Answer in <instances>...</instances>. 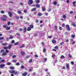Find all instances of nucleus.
Listing matches in <instances>:
<instances>
[{
    "label": "nucleus",
    "mask_w": 76,
    "mask_h": 76,
    "mask_svg": "<svg viewBox=\"0 0 76 76\" xmlns=\"http://www.w3.org/2000/svg\"><path fill=\"white\" fill-rule=\"evenodd\" d=\"M66 30L68 31H70V26L69 25H66Z\"/></svg>",
    "instance_id": "f257e3e1"
},
{
    "label": "nucleus",
    "mask_w": 76,
    "mask_h": 76,
    "mask_svg": "<svg viewBox=\"0 0 76 76\" xmlns=\"http://www.w3.org/2000/svg\"><path fill=\"white\" fill-rule=\"evenodd\" d=\"M33 3V1L32 0H29L28 1V4H29L30 5L31 4H32Z\"/></svg>",
    "instance_id": "f03ea898"
},
{
    "label": "nucleus",
    "mask_w": 76,
    "mask_h": 76,
    "mask_svg": "<svg viewBox=\"0 0 76 76\" xmlns=\"http://www.w3.org/2000/svg\"><path fill=\"white\" fill-rule=\"evenodd\" d=\"M8 14L9 15V16L10 17L12 18V17H13V14L11 12H8Z\"/></svg>",
    "instance_id": "7ed1b4c3"
},
{
    "label": "nucleus",
    "mask_w": 76,
    "mask_h": 76,
    "mask_svg": "<svg viewBox=\"0 0 76 76\" xmlns=\"http://www.w3.org/2000/svg\"><path fill=\"white\" fill-rule=\"evenodd\" d=\"M9 72L10 73H12V74H14L15 73V70H9Z\"/></svg>",
    "instance_id": "20e7f679"
},
{
    "label": "nucleus",
    "mask_w": 76,
    "mask_h": 76,
    "mask_svg": "<svg viewBox=\"0 0 76 76\" xmlns=\"http://www.w3.org/2000/svg\"><path fill=\"white\" fill-rule=\"evenodd\" d=\"M4 66H5V64H1L0 65V68H3V67H4Z\"/></svg>",
    "instance_id": "39448f33"
},
{
    "label": "nucleus",
    "mask_w": 76,
    "mask_h": 76,
    "mask_svg": "<svg viewBox=\"0 0 76 76\" xmlns=\"http://www.w3.org/2000/svg\"><path fill=\"white\" fill-rule=\"evenodd\" d=\"M28 75V72H25L23 73L22 74V76H26V75Z\"/></svg>",
    "instance_id": "423d86ee"
},
{
    "label": "nucleus",
    "mask_w": 76,
    "mask_h": 76,
    "mask_svg": "<svg viewBox=\"0 0 76 76\" xmlns=\"http://www.w3.org/2000/svg\"><path fill=\"white\" fill-rule=\"evenodd\" d=\"M20 53H21V54L22 55V56H24V55H25V52L23 51H22L20 52Z\"/></svg>",
    "instance_id": "0eeeda50"
},
{
    "label": "nucleus",
    "mask_w": 76,
    "mask_h": 76,
    "mask_svg": "<svg viewBox=\"0 0 76 76\" xmlns=\"http://www.w3.org/2000/svg\"><path fill=\"white\" fill-rule=\"evenodd\" d=\"M2 45H3V46H6L7 45V43H2Z\"/></svg>",
    "instance_id": "6e6552de"
},
{
    "label": "nucleus",
    "mask_w": 76,
    "mask_h": 76,
    "mask_svg": "<svg viewBox=\"0 0 76 76\" xmlns=\"http://www.w3.org/2000/svg\"><path fill=\"white\" fill-rule=\"evenodd\" d=\"M35 1L36 3H39V2H40V1L39 0H35Z\"/></svg>",
    "instance_id": "1a4fd4ad"
},
{
    "label": "nucleus",
    "mask_w": 76,
    "mask_h": 76,
    "mask_svg": "<svg viewBox=\"0 0 76 76\" xmlns=\"http://www.w3.org/2000/svg\"><path fill=\"white\" fill-rule=\"evenodd\" d=\"M31 30V28L30 27H28L27 28V31H29Z\"/></svg>",
    "instance_id": "9d476101"
},
{
    "label": "nucleus",
    "mask_w": 76,
    "mask_h": 76,
    "mask_svg": "<svg viewBox=\"0 0 76 76\" xmlns=\"http://www.w3.org/2000/svg\"><path fill=\"white\" fill-rule=\"evenodd\" d=\"M36 7L37 8H39L40 7V5L39 4H37L36 5Z\"/></svg>",
    "instance_id": "9b49d317"
},
{
    "label": "nucleus",
    "mask_w": 76,
    "mask_h": 76,
    "mask_svg": "<svg viewBox=\"0 0 76 76\" xmlns=\"http://www.w3.org/2000/svg\"><path fill=\"white\" fill-rule=\"evenodd\" d=\"M10 69L11 70H13V69H15V67L14 66H11L10 67Z\"/></svg>",
    "instance_id": "f8f14e48"
},
{
    "label": "nucleus",
    "mask_w": 76,
    "mask_h": 76,
    "mask_svg": "<svg viewBox=\"0 0 76 76\" xmlns=\"http://www.w3.org/2000/svg\"><path fill=\"white\" fill-rule=\"evenodd\" d=\"M76 2L75 1H73V5L74 6V7H75V6H76V5H75V4H76Z\"/></svg>",
    "instance_id": "ddd939ff"
},
{
    "label": "nucleus",
    "mask_w": 76,
    "mask_h": 76,
    "mask_svg": "<svg viewBox=\"0 0 76 76\" xmlns=\"http://www.w3.org/2000/svg\"><path fill=\"white\" fill-rule=\"evenodd\" d=\"M66 67L67 69H68L69 68V64H66Z\"/></svg>",
    "instance_id": "4468645a"
},
{
    "label": "nucleus",
    "mask_w": 76,
    "mask_h": 76,
    "mask_svg": "<svg viewBox=\"0 0 76 76\" xmlns=\"http://www.w3.org/2000/svg\"><path fill=\"white\" fill-rule=\"evenodd\" d=\"M6 54H7L5 52L2 53V56H6Z\"/></svg>",
    "instance_id": "2eb2a0df"
},
{
    "label": "nucleus",
    "mask_w": 76,
    "mask_h": 76,
    "mask_svg": "<svg viewBox=\"0 0 76 76\" xmlns=\"http://www.w3.org/2000/svg\"><path fill=\"white\" fill-rule=\"evenodd\" d=\"M76 23L75 22L72 23V25L74 26H76Z\"/></svg>",
    "instance_id": "dca6fc26"
},
{
    "label": "nucleus",
    "mask_w": 76,
    "mask_h": 76,
    "mask_svg": "<svg viewBox=\"0 0 76 76\" xmlns=\"http://www.w3.org/2000/svg\"><path fill=\"white\" fill-rule=\"evenodd\" d=\"M7 26H8L7 25H4L3 26V28H7Z\"/></svg>",
    "instance_id": "f3484780"
},
{
    "label": "nucleus",
    "mask_w": 76,
    "mask_h": 76,
    "mask_svg": "<svg viewBox=\"0 0 76 76\" xmlns=\"http://www.w3.org/2000/svg\"><path fill=\"white\" fill-rule=\"evenodd\" d=\"M63 18H64V20H65L66 19V16L65 15H64L63 16Z\"/></svg>",
    "instance_id": "a211bd4d"
},
{
    "label": "nucleus",
    "mask_w": 76,
    "mask_h": 76,
    "mask_svg": "<svg viewBox=\"0 0 76 76\" xmlns=\"http://www.w3.org/2000/svg\"><path fill=\"white\" fill-rule=\"evenodd\" d=\"M13 36H10V37H9V39H13Z\"/></svg>",
    "instance_id": "6ab92c4d"
},
{
    "label": "nucleus",
    "mask_w": 76,
    "mask_h": 76,
    "mask_svg": "<svg viewBox=\"0 0 76 76\" xmlns=\"http://www.w3.org/2000/svg\"><path fill=\"white\" fill-rule=\"evenodd\" d=\"M52 42L53 43V44H55V43L56 42V41L54 40H53L52 41Z\"/></svg>",
    "instance_id": "aec40b11"
},
{
    "label": "nucleus",
    "mask_w": 76,
    "mask_h": 76,
    "mask_svg": "<svg viewBox=\"0 0 76 76\" xmlns=\"http://www.w3.org/2000/svg\"><path fill=\"white\" fill-rule=\"evenodd\" d=\"M11 63L10 62H8L7 63V65H8V66L11 65Z\"/></svg>",
    "instance_id": "412c9836"
},
{
    "label": "nucleus",
    "mask_w": 76,
    "mask_h": 76,
    "mask_svg": "<svg viewBox=\"0 0 76 76\" xmlns=\"http://www.w3.org/2000/svg\"><path fill=\"white\" fill-rule=\"evenodd\" d=\"M21 68L22 69H25V66L23 65H22L21 67Z\"/></svg>",
    "instance_id": "4be33fe9"
},
{
    "label": "nucleus",
    "mask_w": 76,
    "mask_h": 76,
    "mask_svg": "<svg viewBox=\"0 0 76 76\" xmlns=\"http://www.w3.org/2000/svg\"><path fill=\"white\" fill-rule=\"evenodd\" d=\"M38 15H39V16H42V14L40 12H39L38 13Z\"/></svg>",
    "instance_id": "5701e85b"
},
{
    "label": "nucleus",
    "mask_w": 76,
    "mask_h": 76,
    "mask_svg": "<svg viewBox=\"0 0 76 76\" xmlns=\"http://www.w3.org/2000/svg\"><path fill=\"white\" fill-rule=\"evenodd\" d=\"M36 9H37L35 8H33L31 10V11H35V10H36Z\"/></svg>",
    "instance_id": "b1692460"
},
{
    "label": "nucleus",
    "mask_w": 76,
    "mask_h": 76,
    "mask_svg": "<svg viewBox=\"0 0 76 76\" xmlns=\"http://www.w3.org/2000/svg\"><path fill=\"white\" fill-rule=\"evenodd\" d=\"M18 14H19L20 15V14H22V12L20 11H18Z\"/></svg>",
    "instance_id": "393cba45"
},
{
    "label": "nucleus",
    "mask_w": 76,
    "mask_h": 76,
    "mask_svg": "<svg viewBox=\"0 0 76 76\" xmlns=\"http://www.w3.org/2000/svg\"><path fill=\"white\" fill-rule=\"evenodd\" d=\"M43 51V53H45V52H46V49H45V48H44Z\"/></svg>",
    "instance_id": "a878e982"
},
{
    "label": "nucleus",
    "mask_w": 76,
    "mask_h": 76,
    "mask_svg": "<svg viewBox=\"0 0 76 76\" xmlns=\"http://www.w3.org/2000/svg\"><path fill=\"white\" fill-rule=\"evenodd\" d=\"M6 29L7 30H9L10 29V27H8V26H7Z\"/></svg>",
    "instance_id": "bb28decb"
},
{
    "label": "nucleus",
    "mask_w": 76,
    "mask_h": 76,
    "mask_svg": "<svg viewBox=\"0 0 76 76\" xmlns=\"http://www.w3.org/2000/svg\"><path fill=\"white\" fill-rule=\"evenodd\" d=\"M61 58H65V56L63 55H62L61 56Z\"/></svg>",
    "instance_id": "cd10ccee"
},
{
    "label": "nucleus",
    "mask_w": 76,
    "mask_h": 76,
    "mask_svg": "<svg viewBox=\"0 0 76 76\" xmlns=\"http://www.w3.org/2000/svg\"><path fill=\"white\" fill-rule=\"evenodd\" d=\"M4 61H5L4 60L2 59L1 61H0V63H3V62H4Z\"/></svg>",
    "instance_id": "c85d7f7f"
},
{
    "label": "nucleus",
    "mask_w": 76,
    "mask_h": 76,
    "mask_svg": "<svg viewBox=\"0 0 76 76\" xmlns=\"http://www.w3.org/2000/svg\"><path fill=\"white\" fill-rule=\"evenodd\" d=\"M45 8L44 7H42V11L43 12L45 11Z\"/></svg>",
    "instance_id": "c756f323"
},
{
    "label": "nucleus",
    "mask_w": 76,
    "mask_h": 76,
    "mask_svg": "<svg viewBox=\"0 0 76 76\" xmlns=\"http://www.w3.org/2000/svg\"><path fill=\"white\" fill-rule=\"evenodd\" d=\"M12 61H13V63H16V62H17V60H13Z\"/></svg>",
    "instance_id": "7c9ffc66"
},
{
    "label": "nucleus",
    "mask_w": 76,
    "mask_h": 76,
    "mask_svg": "<svg viewBox=\"0 0 76 76\" xmlns=\"http://www.w3.org/2000/svg\"><path fill=\"white\" fill-rule=\"evenodd\" d=\"M32 62V59H30L29 61V63H31Z\"/></svg>",
    "instance_id": "2f4dec72"
},
{
    "label": "nucleus",
    "mask_w": 76,
    "mask_h": 76,
    "mask_svg": "<svg viewBox=\"0 0 76 76\" xmlns=\"http://www.w3.org/2000/svg\"><path fill=\"white\" fill-rule=\"evenodd\" d=\"M1 19H2V20H4V21H6V20H7V19H6V18L2 19V18H1Z\"/></svg>",
    "instance_id": "473e14b6"
},
{
    "label": "nucleus",
    "mask_w": 76,
    "mask_h": 76,
    "mask_svg": "<svg viewBox=\"0 0 76 76\" xmlns=\"http://www.w3.org/2000/svg\"><path fill=\"white\" fill-rule=\"evenodd\" d=\"M18 44H19V42H17L15 43L14 44H15V45H18Z\"/></svg>",
    "instance_id": "72a5a7b5"
},
{
    "label": "nucleus",
    "mask_w": 76,
    "mask_h": 76,
    "mask_svg": "<svg viewBox=\"0 0 76 76\" xmlns=\"http://www.w3.org/2000/svg\"><path fill=\"white\" fill-rule=\"evenodd\" d=\"M30 28H34V26H33V25H30L29 26Z\"/></svg>",
    "instance_id": "f704fd0d"
},
{
    "label": "nucleus",
    "mask_w": 76,
    "mask_h": 76,
    "mask_svg": "<svg viewBox=\"0 0 76 76\" xmlns=\"http://www.w3.org/2000/svg\"><path fill=\"white\" fill-rule=\"evenodd\" d=\"M3 17H4V18H7V16L6 15H3Z\"/></svg>",
    "instance_id": "c9c22d12"
},
{
    "label": "nucleus",
    "mask_w": 76,
    "mask_h": 76,
    "mask_svg": "<svg viewBox=\"0 0 76 76\" xmlns=\"http://www.w3.org/2000/svg\"><path fill=\"white\" fill-rule=\"evenodd\" d=\"M25 47V45H24V44H23L21 45V46H20V48H22L23 47Z\"/></svg>",
    "instance_id": "e433bc0d"
},
{
    "label": "nucleus",
    "mask_w": 76,
    "mask_h": 76,
    "mask_svg": "<svg viewBox=\"0 0 76 76\" xmlns=\"http://www.w3.org/2000/svg\"><path fill=\"white\" fill-rule=\"evenodd\" d=\"M37 35H38V33H35L34 35V37H36V36H37Z\"/></svg>",
    "instance_id": "4c0bfd02"
},
{
    "label": "nucleus",
    "mask_w": 76,
    "mask_h": 76,
    "mask_svg": "<svg viewBox=\"0 0 76 76\" xmlns=\"http://www.w3.org/2000/svg\"><path fill=\"white\" fill-rule=\"evenodd\" d=\"M15 65L16 66H19V65H20V64H19V62H17L16 64Z\"/></svg>",
    "instance_id": "58836bf2"
},
{
    "label": "nucleus",
    "mask_w": 76,
    "mask_h": 76,
    "mask_svg": "<svg viewBox=\"0 0 76 76\" xmlns=\"http://www.w3.org/2000/svg\"><path fill=\"white\" fill-rule=\"evenodd\" d=\"M53 4L54 5H56L57 4V2L56 1L54 2Z\"/></svg>",
    "instance_id": "ea45409f"
},
{
    "label": "nucleus",
    "mask_w": 76,
    "mask_h": 76,
    "mask_svg": "<svg viewBox=\"0 0 76 76\" xmlns=\"http://www.w3.org/2000/svg\"><path fill=\"white\" fill-rule=\"evenodd\" d=\"M3 39H4V37H0V40H2Z\"/></svg>",
    "instance_id": "a19ab883"
},
{
    "label": "nucleus",
    "mask_w": 76,
    "mask_h": 76,
    "mask_svg": "<svg viewBox=\"0 0 76 76\" xmlns=\"http://www.w3.org/2000/svg\"><path fill=\"white\" fill-rule=\"evenodd\" d=\"M1 53H4V50L2 49L1 50Z\"/></svg>",
    "instance_id": "79ce46f5"
},
{
    "label": "nucleus",
    "mask_w": 76,
    "mask_h": 76,
    "mask_svg": "<svg viewBox=\"0 0 76 76\" xmlns=\"http://www.w3.org/2000/svg\"><path fill=\"white\" fill-rule=\"evenodd\" d=\"M24 12L25 13H27V11L26 10H24Z\"/></svg>",
    "instance_id": "37998d69"
},
{
    "label": "nucleus",
    "mask_w": 76,
    "mask_h": 76,
    "mask_svg": "<svg viewBox=\"0 0 76 76\" xmlns=\"http://www.w3.org/2000/svg\"><path fill=\"white\" fill-rule=\"evenodd\" d=\"M9 3H11L12 4H13V2L9 1Z\"/></svg>",
    "instance_id": "c03bdc74"
},
{
    "label": "nucleus",
    "mask_w": 76,
    "mask_h": 76,
    "mask_svg": "<svg viewBox=\"0 0 76 76\" xmlns=\"http://www.w3.org/2000/svg\"><path fill=\"white\" fill-rule=\"evenodd\" d=\"M69 56L70 58H72V56L70 54H69Z\"/></svg>",
    "instance_id": "a18cd8bd"
},
{
    "label": "nucleus",
    "mask_w": 76,
    "mask_h": 76,
    "mask_svg": "<svg viewBox=\"0 0 76 76\" xmlns=\"http://www.w3.org/2000/svg\"><path fill=\"white\" fill-rule=\"evenodd\" d=\"M47 60V58H44V61H45H45H46Z\"/></svg>",
    "instance_id": "49530a36"
},
{
    "label": "nucleus",
    "mask_w": 76,
    "mask_h": 76,
    "mask_svg": "<svg viewBox=\"0 0 76 76\" xmlns=\"http://www.w3.org/2000/svg\"><path fill=\"white\" fill-rule=\"evenodd\" d=\"M72 38H74L75 37V36L74 35H72Z\"/></svg>",
    "instance_id": "de8ad7c7"
},
{
    "label": "nucleus",
    "mask_w": 76,
    "mask_h": 76,
    "mask_svg": "<svg viewBox=\"0 0 76 76\" xmlns=\"http://www.w3.org/2000/svg\"><path fill=\"white\" fill-rule=\"evenodd\" d=\"M12 46V45H9L8 48H11Z\"/></svg>",
    "instance_id": "09e8293b"
},
{
    "label": "nucleus",
    "mask_w": 76,
    "mask_h": 76,
    "mask_svg": "<svg viewBox=\"0 0 76 76\" xmlns=\"http://www.w3.org/2000/svg\"><path fill=\"white\" fill-rule=\"evenodd\" d=\"M1 13H4V11H1Z\"/></svg>",
    "instance_id": "8fccbe9b"
},
{
    "label": "nucleus",
    "mask_w": 76,
    "mask_h": 76,
    "mask_svg": "<svg viewBox=\"0 0 76 76\" xmlns=\"http://www.w3.org/2000/svg\"><path fill=\"white\" fill-rule=\"evenodd\" d=\"M15 40H12V42H11V43H15Z\"/></svg>",
    "instance_id": "3c124183"
},
{
    "label": "nucleus",
    "mask_w": 76,
    "mask_h": 76,
    "mask_svg": "<svg viewBox=\"0 0 76 76\" xmlns=\"http://www.w3.org/2000/svg\"><path fill=\"white\" fill-rule=\"evenodd\" d=\"M34 57H35L38 58V55H34Z\"/></svg>",
    "instance_id": "603ef678"
},
{
    "label": "nucleus",
    "mask_w": 76,
    "mask_h": 76,
    "mask_svg": "<svg viewBox=\"0 0 76 76\" xmlns=\"http://www.w3.org/2000/svg\"><path fill=\"white\" fill-rule=\"evenodd\" d=\"M12 58H15V57H16V55H14L12 57Z\"/></svg>",
    "instance_id": "864d4df0"
},
{
    "label": "nucleus",
    "mask_w": 76,
    "mask_h": 76,
    "mask_svg": "<svg viewBox=\"0 0 76 76\" xmlns=\"http://www.w3.org/2000/svg\"><path fill=\"white\" fill-rule=\"evenodd\" d=\"M71 64H72V65H73V64H74V62H73V61H72L71 62Z\"/></svg>",
    "instance_id": "5fc2aeb1"
},
{
    "label": "nucleus",
    "mask_w": 76,
    "mask_h": 76,
    "mask_svg": "<svg viewBox=\"0 0 76 76\" xmlns=\"http://www.w3.org/2000/svg\"><path fill=\"white\" fill-rule=\"evenodd\" d=\"M24 30L25 31H24V32H26V28H24Z\"/></svg>",
    "instance_id": "6e6d98bb"
},
{
    "label": "nucleus",
    "mask_w": 76,
    "mask_h": 76,
    "mask_svg": "<svg viewBox=\"0 0 76 76\" xmlns=\"http://www.w3.org/2000/svg\"><path fill=\"white\" fill-rule=\"evenodd\" d=\"M62 27H64V26H65V24H64V23H63L62 24Z\"/></svg>",
    "instance_id": "4d7b16f0"
},
{
    "label": "nucleus",
    "mask_w": 76,
    "mask_h": 76,
    "mask_svg": "<svg viewBox=\"0 0 76 76\" xmlns=\"http://www.w3.org/2000/svg\"><path fill=\"white\" fill-rule=\"evenodd\" d=\"M52 50L53 51H55V52L57 51V50L56 49H52Z\"/></svg>",
    "instance_id": "13d9d810"
},
{
    "label": "nucleus",
    "mask_w": 76,
    "mask_h": 76,
    "mask_svg": "<svg viewBox=\"0 0 76 76\" xmlns=\"http://www.w3.org/2000/svg\"><path fill=\"white\" fill-rule=\"evenodd\" d=\"M23 29L22 28H19V31H22Z\"/></svg>",
    "instance_id": "bf43d9fd"
},
{
    "label": "nucleus",
    "mask_w": 76,
    "mask_h": 76,
    "mask_svg": "<svg viewBox=\"0 0 76 76\" xmlns=\"http://www.w3.org/2000/svg\"><path fill=\"white\" fill-rule=\"evenodd\" d=\"M10 22H8L7 24H8V25H10Z\"/></svg>",
    "instance_id": "052dcab7"
},
{
    "label": "nucleus",
    "mask_w": 76,
    "mask_h": 76,
    "mask_svg": "<svg viewBox=\"0 0 76 76\" xmlns=\"http://www.w3.org/2000/svg\"><path fill=\"white\" fill-rule=\"evenodd\" d=\"M55 56H56L55 55H52V57H53V58L54 57H55Z\"/></svg>",
    "instance_id": "680f3d73"
},
{
    "label": "nucleus",
    "mask_w": 76,
    "mask_h": 76,
    "mask_svg": "<svg viewBox=\"0 0 76 76\" xmlns=\"http://www.w3.org/2000/svg\"><path fill=\"white\" fill-rule=\"evenodd\" d=\"M32 69H29V72H31L32 71Z\"/></svg>",
    "instance_id": "e2e57ef3"
},
{
    "label": "nucleus",
    "mask_w": 76,
    "mask_h": 76,
    "mask_svg": "<svg viewBox=\"0 0 76 76\" xmlns=\"http://www.w3.org/2000/svg\"><path fill=\"white\" fill-rule=\"evenodd\" d=\"M48 37L49 38H52V36H49Z\"/></svg>",
    "instance_id": "0e129e2a"
},
{
    "label": "nucleus",
    "mask_w": 76,
    "mask_h": 76,
    "mask_svg": "<svg viewBox=\"0 0 76 76\" xmlns=\"http://www.w3.org/2000/svg\"><path fill=\"white\" fill-rule=\"evenodd\" d=\"M16 35H20V34H19V33H16Z\"/></svg>",
    "instance_id": "69168bd1"
},
{
    "label": "nucleus",
    "mask_w": 76,
    "mask_h": 76,
    "mask_svg": "<svg viewBox=\"0 0 76 76\" xmlns=\"http://www.w3.org/2000/svg\"><path fill=\"white\" fill-rule=\"evenodd\" d=\"M9 51H8L7 50H6V53H9Z\"/></svg>",
    "instance_id": "338daca9"
},
{
    "label": "nucleus",
    "mask_w": 76,
    "mask_h": 76,
    "mask_svg": "<svg viewBox=\"0 0 76 76\" xmlns=\"http://www.w3.org/2000/svg\"><path fill=\"white\" fill-rule=\"evenodd\" d=\"M72 13H73V11H71L70 12V14H72Z\"/></svg>",
    "instance_id": "774afa93"
}]
</instances>
